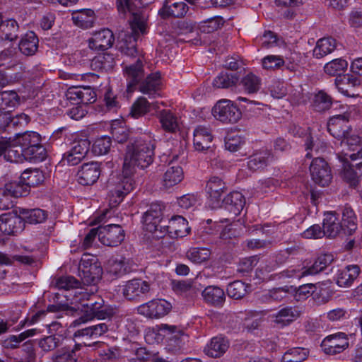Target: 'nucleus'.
<instances>
[{"instance_id":"obj_1","label":"nucleus","mask_w":362,"mask_h":362,"mask_svg":"<svg viewBox=\"0 0 362 362\" xmlns=\"http://www.w3.org/2000/svg\"><path fill=\"white\" fill-rule=\"evenodd\" d=\"M74 301L77 303L78 310L81 315L73 322V324L79 325L95 318L98 320H110L116 313V310L110 305H105L103 298L93 292H76Z\"/></svg>"},{"instance_id":"obj_2","label":"nucleus","mask_w":362,"mask_h":362,"mask_svg":"<svg viewBox=\"0 0 362 362\" xmlns=\"http://www.w3.org/2000/svg\"><path fill=\"white\" fill-rule=\"evenodd\" d=\"M155 146V141L148 135L131 139L124 159V173L133 174L136 167H148L153 161Z\"/></svg>"},{"instance_id":"obj_3","label":"nucleus","mask_w":362,"mask_h":362,"mask_svg":"<svg viewBox=\"0 0 362 362\" xmlns=\"http://www.w3.org/2000/svg\"><path fill=\"white\" fill-rule=\"evenodd\" d=\"M325 216L323 227L328 238L351 235L357 229L356 216L351 207H344L341 221L335 212H327Z\"/></svg>"},{"instance_id":"obj_4","label":"nucleus","mask_w":362,"mask_h":362,"mask_svg":"<svg viewBox=\"0 0 362 362\" xmlns=\"http://www.w3.org/2000/svg\"><path fill=\"white\" fill-rule=\"evenodd\" d=\"M122 173V175L113 177L107 182L110 202L115 206L122 202L124 197L135 187V182L131 177L132 174H126L124 170Z\"/></svg>"},{"instance_id":"obj_5","label":"nucleus","mask_w":362,"mask_h":362,"mask_svg":"<svg viewBox=\"0 0 362 362\" xmlns=\"http://www.w3.org/2000/svg\"><path fill=\"white\" fill-rule=\"evenodd\" d=\"M103 268L97 257L83 254L78 266V275L84 285H95L102 277Z\"/></svg>"},{"instance_id":"obj_6","label":"nucleus","mask_w":362,"mask_h":362,"mask_svg":"<svg viewBox=\"0 0 362 362\" xmlns=\"http://www.w3.org/2000/svg\"><path fill=\"white\" fill-rule=\"evenodd\" d=\"M116 6L119 14L123 18H125L127 13L131 15L129 23L135 33H145L146 15L134 0H116Z\"/></svg>"},{"instance_id":"obj_7","label":"nucleus","mask_w":362,"mask_h":362,"mask_svg":"<svg viewBox=\"0 0 362 362\" xmlns=\"http://www.w3.org/2000/svg\"><path fill=\"white\" fill-rule=\"evenodd\" d=\"M164 205L161 203H152L147 211L143 215L144 228L152 233L156 238L158 234L160 226H165L167 221L163 218Z\"/></svg>"},{"instance_id":"obj_8","label":"nucleus","mask_w":362,"mask_h":362,"mask_svg":"<svg viewBox=\"0 0 362 362\" xmlns=\"http://www.w3.org/2000/svg\"><path fill=\"white\" fill-rule=\"evenodd\" d=\"M214 117L223 123H236L242 117L241 111L229 100H219L212 109Z\"/></svg>"},{"instance_id":"obj_9","label":"nucleus","mask_w":362,"mask_h":362,"mask_svg":"<svg viewBox=\"0 0 362 362\" xmlns=\"http://www.w3.org/2000/svg\"><path fill=\"white\" fill-rule=\"evenodd\" d=\"M334 256L331 253H325L320 255L315 259L312 266L309 267H303L302 268V272L297 271L296 269L286 270L281 272L282 276L286 277H292L297 276L298 278H301L308 275H315L321 272H322L325 269H326L329 265H330L334 261Z\"/></svg>"},{"instance_id":"obj_10","label":"nucleus","mask_w":362,"mask_h":362,"mask_svg":"<svg viewBox=\"0 0 362 362\" xmlns=\"http://www.w3.org/2000/svg\"><path fill=\"white\" fill-rule=\"evenodd\" d=\"M190 230L187 221L181 216H175L168 220V224L160 226V232L156 235V238H162L168 234L173 238L186 236Z\"/></svg>"},{"instance_id":"obj_11","label":"nucleus","mask_w":362,"mask_h":362,"mask_svg":"<svg viewBox=\"0 0 362 362\" xmlns=\"http://www.w3.org/2000/svg\"><path fill=\"white\" fill-rule=\"evenodd\" d=\"M310 171L313 182L321 187L328 186L332 180V173L328 163L322 158L313 160Z\"/></svg>"},{"instance_id":"obj_12","label":"nucleus","mask_w":362,"mask_h":362,"mask_svg":"<svg viewBox=\"0 0 362 362\" xmlns=\"http://www.w3.org/2000/svg\"><path fill=\"white\" fill-rule=\"evenodd\" d=\"M171 309L172 305L169 302L163 299H155L139 306L138 312L148 318L154 319L166 315Z\"/></svg>"},{"instance_id":"obj_13","label":"nucleus","mask_w":362,"mask_h":362,"mask_svg":"<svg viewBox=\"0 0 362 362\" xmlns=\"http://www.w3.org/2000/svg\"><path fill=\"white\" fill-rule=\"evenodd\" d=\"M66 99L72 105H88L96 100V93L90 86H72L66 92Z\"/></svg>"},{"instance_id":"obj_14","label":"nucleus","mask_w":362,"mask_h":362,"mask_svg":"<svg viewBox=\"0 0 362 362\" xmlns=\"http://www.w3.org/2000/svg\"><path fill=\"white\" fill-rule=\"evenodd\" d=\"M99 240L105 245L116 247L124 239V230L118 224L100 226Z\"/></svg>"},{"instance_id":"obj_15","label":"nucleus","mask_w":362,"mask_h":362,"mask_svg":"<svg viewBox=\"0 0 362 362\" xmlns=\"http://www.w3.org/2000/svg\"><path fill=\"white\" fill-rule=\"evenodd\" d=\"M124 74L127 80V90L132 93L144 78L143 62L138 58L135 63L124 68Z\"/></svg>"},{"instance_id":"obj_16","label":"nucleus","mask_w":362,"mask_h":362,"mask_svg":"<svg viewBox=\"0 0 362 362\" xmlns=\"http://www.w3.org/2000/svg\"><path fill=\"white\" fill-rule=\"evenodd\" d=\"M90 145V142L87 139L74 141L71 149L64 154L62 160L70 165L78 164L88 152Z\"/></svg>"},{"instance_id":"obj_17","label":"nucleus","mask_w":362,"mask_h":362,"mask_svg":"<svg viewBox=\"0 0 362 362\" xmlns=\"http://www.w3.org/2000/svg\"><path fill=\"white\" fill-rule=\"evenodd\" d=\"M100 173V163L98 162L83 163L76 174L78 182L83 186L92 185L97 182Z\"/></svg>"},{"instance_id":"obj_18","label":"nucleus","mask_w":362,"mask_h":362,"mask_svg":"<svg viewBox=\"0 0 362 362\" xmlns=\"http://www.w3.org/2000/svg\"><path fill=\"white\" fill-rule=\"evenodd\" d=\"M228 187L223 180L217 176H212L206 183V190L212 205V208L221 207L222 194L226 192Z\"/></svg>"},{"instance_id":"obj_19","label":"nucleus","mask_w":362,"mask_h":362,"mask_svg":"<svg viewBox=\"0 0 362 362\" xmlns=\"http://www.w3.org/2000/svg\"><path fill=\"white\" fill-rule=\"evenodd\" d=\"M322 346L325 354L335 355L349 346L348 338L346 334L337 332L325 337L322 342Z\"/></svg>"},{"instance_id":"obj_20","label":"nucleus","mask_w":362,"mask_h":362,"mask_svg":"<svg viewBox=\"0 0 362 362\" xmlns=\"http://www.w3.org/2000/svg\"><path fill=\"white\" fill-rule=\"evenodd\" d=\"M115 42L113 33L107 28L95 32L88 40L89 47L95 50H105L111 47Z\"/></svg>"},{"instance_id":"obj_21","label":"nucleus","mask_w":362,"mask_h":362,"mask_svg":"<svg viewBox=\"0 0 362 362\" xmlns=\"http://www.w3.org/2000/svg\"><path fill=\"white\" fill-rule=\"evenodd\" d=\"M24 229V223L18 214L0 216V230L5 235H14Z\"/></svg>"},{"instance_id":"obj_22","label":"nucleus","mask_w":362,"mask_h":362,"mask_svg":"<svg viewBox=\"0 0 362 362\" xmlns=\"http://www.w3.org/2000/svg\"><path fill=\"white\" fill-rule=\"evenodd\" d=\"M150 291V285L148 282L139 279H134L128 281L123 288V295L128 300L136 298L145 295Z\"/></svg>"},{"instance_id":"obj_23","label":"nucleus","mask_w":362,"mask_h":362,"mask_svg":"<svg viewBox=\"0 0 362 362\" xmlns=\"http://www.w3.org/2000/svg\"><path fill=\"white\" fill-rule=\"evenodd\" d=\"M188 8V6L183 1L165 0L158 13L163 18H182L185 16Z\"/></svg>"},{"instance_id":"obj_24","label":"nucleus","mask_w":362,"mask_h":362,"mask_svg":"<svg viewBox=\"0 0 362 362\" xmlns=\"http://www.w3.org/2000/svg\"><path fill=\"white\" fill-rule=\"evenodd\" d=\"M245 204L244 196L236 191L229 193L221 202V206H223L233 216H237L240 214Z\"/></svg>"},{"instance_id":"obj_25","label":"nucleus","mask_w":362,"mask_h":362,"mask_svg":"<svg viewBox=\"0 0 362 362\" xmlns=\"http://www.w3.org/2000/svg\"><path fill=\"white\" fill-rule=\"evenodd\" d=\"M213 136L211 130L203 126L197 127L194 131L193 143L197 151H205L211 148Z\"/></svg>"},{"instance_id":"obj_26","label":"nucleus","mask_w":362,"mask_h":362,"mask_svg":"<svg viewBox=\"0 0 362 362\" xmlns=\"http://www.w3.org/2000/svg\"><path fill=\"white\" fill-rule=\"evenodd\" d=\"M348 121L349 117L345 114L334 115L327 122V130L334 137L340 139L346 132Z\"/></svg>"},{"instance_id":"obj_27","label":"nucleus","mask_w":362,"mask_h":362,"mask_svg":"<svg viewBox=\"0 0 362 362\" xmlns=\"http://www.w3.org/2000/svg\"><path fill=\"white\" fill-rule=\"evenodd\" d=\"M202 296L206 303L216 308L222 307L226 300L224 291L215 286L206 287L202 291Z\"/></svg>"},{"instance_id":"obj_28","label":"nucleus","mask_w":362,"mask_h":362,"mask_svg":"<svg viewBox=\"0 0 362 362\" xmlns=\"http://www.w3.org/2000/svg\"><path fill=\"white\" fill-rule=\"evenodd\" d=\"M361 273L360 267L356 264L349 265L339 270L337 284L340 287H349Z\"/></svg>"},{"instance_id":"obj_29","label":"nucleus","mask_w":362,"mask_h":362,"mask_svg":"<svg viewBox=\"0 0 362 362\" xmlns=\"http://www.w3.org/2000/svg\"><path fill=\"white\" fill-rule=\"evenodd\" d=\"M95 18L94 11L90 8L77 10L72 13L74 23L84 29L93 27Z\"/></svg>"},{"instance_id":"obj_30","label":"nucleus","mask_w":362,"mask_h":362,"mask_svg":"<svg viewBox=\"0 0 362 362\" xmlns=\"http://www.w3.org/2000/svg\"><path fill=\"white\" fill-rule=\"evenodd\" d=\"M228 341L222 337L211 339L210 343L205 347L204 352L209 356L217 358L222 356L228 349Z\"/></svg>"},{"instance_id":"obj_31","label":"nucleus","mask_w":362,"mask_h":362,"mask_svg":"<svg viewBox=\"0 0 362 362\" xmlns=\"http://www.w3.org/2000/svg\"><path fill=\"white\" fill-rule=\"evenodd\" d=\"M38 38L33 31L28 32L21 40L18 47L22 54L32 56L35 54L38 48Z\"/></svg>"},{"instance_id":"obj_32","label":"nucleus","mask_w":362,"mask_h":362,"mask_svg":"<svg viewBox=\"0 0 362 362\" xmlns=\"http://www.w3.org/2000/svg\"><path fill=\"white\" fill-rule=\"evenodd\" d=\"M16 213H18L23 219L24 224L28 223L30 224H36L42 223L47 218L45 211L40 209H27L19 208Z\"/></svg>"},{"instance_id":"obj_33","label":"nucleus","mask_w":362,"mask_h":362,"mask_svg":"<svg viewBox=\"0 0 362 362\" xmlns=\"http://www.w3.org/2000/svg\"><path fill=\"white\" fill-rule=\"evenodd\" d=\"M184 177L182 168L180 165L169 167L163 175V186L169 189L180 183Z\"/></svg>"},{"instance_id":"obj_34","label":"nucleus","mask_w":362,"mask_h":362,"mask_svg":"<svg viewBox=\"0 0 362 362\" xmlns=\"http://www.w3.org/2000/svg\"><path fill=\"white\" fill-rule=\"evenodd\" d=\"M21 98L15 90L0 91V109L11 112L16 108Z\"/></svg>"},{"instance_id":"obj_35","label":"nucleus","mask_w":362,"mask_h":362,"mask_svg":"<svg viewBox=\"0 0 362 362\" xmlns=\"http://www.w3.org/2000/svg\"><path fill=\"white\" fill-rule=\"evenodd\" d=\"M160 85V73L151 74L142 80L139 84V90L144 94L152 95L156 93Z\"/></svg>"},{"instance_id":"obj_36","label":"nucleus","mask_w":362,"mask_h":362,"mask_svg":"<svg viewBox=\"0 0 362 362\" xmlns=\"http://www.w3.org/2000/svg\"><path fill=\"white\" fill-rule=\"evenodd\" d=\"M300 312L296 307H285L281 309L275 315L274 322L281 326H286L296 320Z\"/></svg>"},{"instance_id":"obj_37","label":"nucleus","mask_w":362,"mask_h":362,"mask_svg":"<svg viewBox=\"0 0 362 362\" xmlns=\"http://www.w3.org/2000/svg\"><path fill=\"white\" fill-rule=\"evenodd\" d=\"M272 153L269 151H262L255 153L248 158V168L252 171L262 169L272 161Z\"/></svg>"},{"instance_id":"obj_38","label":"nucleus","mask_w":362,"mask_h":362,"mask_svg":"<svg viewBox=\"0 0 362 362\" xmlns=\"http://www.w3.org/2000/svg\"><path fill=\"white\" fill-rule=\"evenodd\" d=\"M41 142L40 135L35 132H26L16 137L15 144L22 151H25L28 148L40 144Z\"/></svg>"},{"instance_id":"obj_39","label":"nucleus","mask_w":362,"mask_h":362,"mask_svg":"<svg viewBox=\"0 0 362 362\" xmlns=\"http://www.w3.org/2000/svg\"><path fill=\"white\" fill-rule=\"evenodd\" d=\"M261 78L253 73L246 74L241 78L239 83L242 90L247 94L257 93L261 88Z\"/></svg>"},{"instance_id":"obj_40","label":"nucleus","mask_w":362,"mask_h":362,"mask_svg":"<svg viewBox=\"0 0 362 362\" xmlns=\"http://www.w3.org/2000/svg\"><path fill=\"white\" fill-rule=\"evenodd\" d=\"M115 64V61L113 55L106 53L95 57L91 61L90 66L95 71H108L113 69Z\"/></svg>"},{"instance_id":"obj_41","label":"nucleus","mask_w":362,"mask_h":362,"mask_svg":"<svg viewBox=\"0 0 362 362\" xmlns=\"http://www.w3.org/2000/svg\"><path fill=\"white\" fill-rule=\"evenodd\" d=\"M105 269L114 279H117L127 272V266L124 258L112 257L107 262Z\"/></svg>"},{"instance_id":"obj_42","label":"nucleus","mask_w":362,"mask_h":362,"mask_svg":"<svg viewBox=\"0 0 362 362\" xmlns=\"http://www.w3.org/2000/svg\"><path fill=\"white\" fill-rule=\"evenodd\" d=\"M336 48V40L332 37H323L317 42L313 49V56L320 59L333 52Z\"/></svg>"},{"instance_id":"obj_43","label":"nucleus","mask_w":362,"mask_h":362,"mask_svg":"<svg viewBox=\"0 0 362 362\" xmlns=\"http://www.w3.org/2000/svg\"><path fill=\"white\" fill-rule=\"evenodd\" d=\"M1 27L2 34V35H1V40L13 41L18 38L19 26L16 20L7 19L4 21L2 18Z\"/></svg>"},{"instance_id":"obj_44","label":"nucleus","mask_w":362,"mask_h":362,"mask_svg":"<svg viewBox=\"0 0 362 362\" xmlns=\"http://www.w3.org/2000/svg\"><path fill=\"white\" fill-rule=\"evenodd\" d=\"M159 119L163 129L170 133H175L179 129L177 117L168 110H163L159 113Z\"/></svg>"},{"instance_id":"obj_45","label":"nucleus","mask_w":362,"mask_h":362,"mask_svg":"<svg viewBox=\"0 0 362 362\" xmlns=\"http://www.w3.org/2000/svg\"><path fill=\"white\" fill-rule=\"evenodd\" d=\"M359 84V79L350 74H343L335 78V85L337 89L345 95H349V87L354 88Z\"/></svg>"},{"instance_id":"obj_46","label":"nucleus","mask_w":362,"mask_h":362,"mask_svg":"<svg viewBox=\"0 0 362 362\" xmlns=\"http://www.w3.org/2000/svg\"><path fill=\"white\" fill-rule=\"evenodd\" d=\"M21 179L24 180L28 189L30 190V187H36L42 184L45 180V175L42 170L39 169H28L21 174Z\"/></svg>"},{"instance_id":"obj_47","label":"nucleus","mask_w":362,"mask_h":362,"mask_svg":"<svg viewBox=\"0 0 362 362\" xmlns=\"http://www.w3.org/2000/svg\"><path fill=\"white\" fill-rule=\"evenodd\" d=\"M239 76L237 74L221 72L213 81V86L217 88H228L238 82Z\"/></svg>"},{"instance_id":"obj_48","label":"nucleus","mask_w":362,"mask_h":362,"mask_svg":"<svg viewBox=\"0 0 362 362\" xmlns=\"http://www.w3.org/2000/svg\"><path fill=\"white\" fill-rule=\"evenodd\" d=\"M24 159L30 162H41L46 158V150L40 142V144L33 146L25 151H22Z\"/></svg>"},{"instance_id":"obj_49","label":"nucleus","mask_w":362,"mask_h":362,"mask_svg":"<svg viewBox=\"0 0 362 362\" xmlns=\"http://www.w3.org/2000/svg\"><path fill=\"white\" fill-rule=\"evenodd\" d=\"M289 132L294 136L304 139L305 149L312 150L314 148V141L310 128H303L296 124L290 126Z\"/></svg>"},{"instance_id":"obj_50","label":"nucleus","mask_w":362,"mask_h":362,"mask_svg":"<svg viewBox=\"0 0 362 362\" xmlns=\"http://www.w3.org/2000/svg\"><path fill=\"white\" fill-rule=\"evenodd\" d=\"M332 104V98L323 90H320L315 94L312 101L313 109L319 112L329 110Z\"/></svg>"},{"instance_id":"obj_51","label":"nucleus","mask_w":362,"mask_h":362,"mask_svg":"<svg viewBox=\"0 0 362 362\" xmlns=\"http://www.w3.org/2000/svg\"><path fill=\"white\" fill-rule=\"evenodd\" d=\"M151 107H155L153 103H150L144 97L139 98L132 105L130 115L138 118L148 113Z\"/></svg>"},{"instance_id":"obj_52","label":"nucleus","mask_w":362,"mask_h":362,"mask_svg":"<svg viewBox=\"0 0 362 362\" xmlns=\"http://www.w3.org/2000/svg\"><path fill=\"white\" fill-rule=\"evenodd\" d=\"M6 189L11 194L12 198H18L21 197H26L30 193L28 187L22 180L21 177L20 180L10 182L5 184Z\"/></svg>"},{"instance_id":"obj_53","label":"nucleus","mask_w":362,"mask_h":362,"mask_svg":"<svg viewBox=\"0 0 362 362\" xmlns=\"http://www.w3.org/2000/svg\"><path fill=\"white\" fill-rule=\"evenodd\" d=\"M348 67V62L342 59H335L327 63L324 66L325 72L329 76H341Z\"/></svg>"},{"instance_id":"obj_54","label":"nucleus","mask_w":362,"mask_h":362,"mask_svg":"<svg viewBox=\"0 0 362 362\" xmlns=\"http://www.w3.org/2000/svg\"><path fill=\"white\" fill-rule=\"evenodd\" d=\"M308 349L295 347L288 349L282 356L283 362H303L308 357Z\"/></svg>"},{"instance_id":"obj_55","label":"nucleus","mask_w":362,"mask_h":362,"mask_svg":"<svg viewBox=\"0 0 362 362\" xmlns=\"http://www.w3.org/2000/svg\"><path fill=\"white\" fill-rule=\"evenodd\" d=\"M342 163V178L350 185L356 186L359 182L360 175L358 170L354 169V165L349 163V160L341 161Z\"/></svg>"},{"instance_id":"obj_56","label":"nucleus","mask_w":362,"mask_h":362,"mask_svg":"<svg viewBox=\"0 0 362 362\" xmlns=\"http://www.w3.org/2000/svg\"><path fill=\"white\" fill-rule=\"evenodd\" d=\"M225 23L224 19L221 16H214L199 23V30L205 33H211L221 28Z\"/></svg>"},{"instance_id":"obj_57","label":"nucleus","mask_w":362,"mask_h":362,"mask_svg":"<svg viewBox=\"0 0 362 362\" xmlns=\"http://www.w3.org/2000/svg\"><path fill=\"white\" fill-rule=\"evenodd\" d=\"M337 157L340 161L348 160L349 158L353 163L354 167L362 175V148H359L356 153H349L344 149L337 153Z\"/></svg>"},{"instance_id":"obj_58","label":"nucleus","mask_w":362,"mask_h":362,"mask_svg":"<svg viewBox=\"0 0 362 362\" xmlns=\"http://www.w3.org/2000/svg\"><path fill=\"white\" fill-rule=\"evenodd\" d=\"M248 286L242 281H235L227 286V293L229 297L234 299H240L247 293Z\"/></svg>"},{"instance_id":"obj_59","label":"nucleus","mask_w":362,"mask_h":362,"mask_svg":"<svg viewBox=\"0 0 362 362\" xmlns=\"http://www.w3.org/2000/svg\"><path fill=\"white\" fill-rule=\"evenodd\" d=\"M187 259L194 264H201L209 259L210 251L206 248L193 247L186 254Z\"/></svg>"},{"instance_id":"obj_60","label":"nucleus","mask_w":362,"mask_h":362,"mask_svg":"<svg viewBox=\"0 0 362 362\" xmlns=\"http://www.w3.org/2000/svg\"><path fill=\"white\" fill-rule=\"evenodd\" d=\"M288 258V251H280L273 257L272 259L268 262L264 267H262L261 271L264 270L266 272H271L281 264L285 263Z\"/></svg>"},{"instance_id":"obj_61","label":"nucleus","mask_w":362,"mask_h":362,"mask_svg":"<svg viewBox=\"0 0 362 362\" xmlns=\"http://www.w3.org/2000/svg\"><path fill=\"white\" fill-rule=\"evenodd\" d=\"M38 345L42 351L50 352L60 346V339L56 335L47 336L39 340Z\"/></svg>"},{"instance_id":"obj_62","label":"nucleus","mask_w":362,"mask_h":362,"mask_svg":"<svg viewBox=\"0 0 362 362\" xmlns=\"http://www.w3.org/2000/svg\"><path fill=\"white\" fill-rule=\"evenodd\" d=\"M111 145L110 137L102 136L95 141L92 149L95 155H105L109 152Z\"/></svg>"},{"instance_id":"obj_63","label":"nucleus","mask_w":362,"mask_h":362,"mask_svg":"<svg viewBox=\"0 0 362 362\" xmlns=\"http://www.w3.org/2000/svg\"><path fill=\"white\" fill-rule=\"evenodd\" d=\"M4 160L11 163H21L24 159L23 152L21 149L16 147V144L12 146L11 143L8 141V146L6 148V153L4 154Z\"/></svg>"},{"instance_id":"obj_64","label":"nucleus","mask_w":362,"mask_h":362,"mask_svg":"<svg viewBox=\"0 0 362 362\" xmlns=\"http://www.w3.org/2000/svg\"><path fill=\"white\" fill-rule=\"evenodd\" d=\"M77 354L68 351L66 348L57 350L51 357L52 362H77Z\"/></svg>"}]
</instances>
